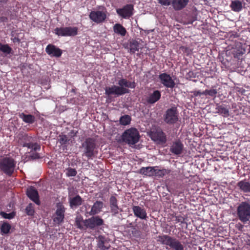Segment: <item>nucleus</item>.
<instances>
[{"mask_svg":"<svg viewBox=\"0 0 250 250\" xmlns=\"http://www.w3.org/2000/svg\"><path fill=\"white\" fill-rule=\"evenodd\" d=\"M117 84L118 85H113L105 88V94L108 99H110L113 95L118 97L128 93L129 92L128 88L133 89L136 87V83L134 81L130 82L125 78L120 79Z\"/></svg>","mask_w":250,"mask_h":250,"instance_id":"nucleus-1","label":"nucleus"},{"mask_svg":"<svg viewBox=\"0 0 250 250\" xmlns=\"http://www.w3.org/2000/svg\"><path fill=\"white\" fill-rule=\"evenodd\" d=\"M92 216L85 220L83 219L81 215L77 216L75 218V225L77 228L82 230H86L88 228L94 229L104 224V220L99 216Z\"/></svg>","mask_w":250,"mask_h":250,"instance_id":"nucleus-2","label":"nucleus"},{"mask_svg":"<svg viewBox=\"0 0 250 250\" xmlns=\"http://www.w3.org/2000/svg\"><path fill=\"white\" fill-rule=\"evenodd\" d=\"M157 241L160 244L166 246L173 250H184V246L182 242L176 238L166 234L159 235Z\"/></svg>","mask_w":250,"mask_h":250,"instance_id":"nucleus-3","label":"nucleus"},{"mask_svg":"<svg viewBox=\"0 0 250 250\" xmlns=\"http://www.w3.org/2000/svg\"><path fill=\"white\" fill-rule=\"evenodd\" d=\"M237 217L244 225L250 226V201H243L236 208Z\"/></svg>","mask_w":250,"mask_h":250,"instance_id":"nucleus-4","label":"nucleus"},{"mask_svg":"<svg viewBox=\"0 0 250 250\" xmlns=\"http://www.w3.org/2000/svg\"><path fill=\"white\" fill-rule=\"evenodd\" d=\"M122 141L129 145H133L138 142L140 134L138 130L133 127L125 130L121 136Z\"/></svg>","mask_w":250,"mask_h":250,"instance_id":"nucleus-5","label":"nucleus"},{"mask_svg":"<svg viewBox=\"0 0 250 250\" xmlns=\"http://www.w3.org/2000/svg\"><path fill=\"white\" fill-rule=\"evenodd\" d=\"M95 140L92 138H87L82 144L83 154L88 159H92L95 154Z\"/></svg>","mask_w":250,"mask_h":250,"instance_id":"nucleus-6","label":"nucleus"},{"mask_svg":"<svg viewBox=\"0 0 250 250\" xmlns=\"http://www.w3.org/2000/svg\"><path fill=\"white\" fill-rule=\"evenodd\" d=\"M15 167L16 162L11 158L5 157L0 161V169L7 175L13 174Z\"/></svg>","mask_w":250,"mask_h":250,"instance_id":"nucleus-7","label":"nucleus"},{"mask_svg":"<svg viewBox=\"0 0 250 250\" xmlns=\"http://www.w3.org/2000/svg\"><path fill=\"white\" fill-rule=\"evenodd\" d=\"M164 120L168 125H173L178 121V111L175 106L168 108L164 115Z\"/></svg>","mask_w":250,"mask_h":250,"instance_id":"nucleus-8","label":"nucleus"},{"mask_svg":"<svg viewBox=\"0 0 250 250\" xmlns=\"http://www.w3.org/2000/svg\"><path fill=\"white\" fill-rule=\"evenodd\" d=\"M55 33L59 36H75L78 34V28L74 26L57 27L54 30Z\"/></svg>","mask_w":250,"mask_h":250,"instance_id":"nucleus-9","label":"nucleus"},{"mask_svg":"<svg viewBox=\"0 0 250 250\" xmlns=\"http://www.w3.org/2000/svg\"><path fill=\"white\" fill-rule=\"evenodd\" d=\"M107 12L105 8L101 11H92L89 15V19L96 23L103 22L107 18Z\"/></svg>","mask_w":250,"mask_h":250,"instance_id":"nucleus-10","label":"nucleus"},{"mask_svg":"<svg viewBox=\"0 0 250 250\" xmlns=\"http://www.w3.org/2000/svg\"><path fill=\"white\" fill-rule=\"evenodd\" d=\"M57 209L53 219L55 224L60 225L64 221L65 208L61 203H58L56 205Z\"/></svg>","mask_w":250,"mask_h":250,"instance_id":"nucleus-11","label":"nucleus"},{"mask_svg":"<svg viewBox=\"0 0 250 250\" xmlns=\"http://www.w3.org/2000/svg\"><path fill=\"white\" fill-rule=\"evenodd\" d=\"M134 6L131 4H127L122 8L116 9L119 16L124 19H129L133 15Z\"/></svg>","mask_w":250,"mask_h":250,"instance_id":"nucleus-12","label":"nucleus"},{"mask_svg":"<svg viewBox=\"0 0 250 250\" xmlns=\"http://www.w3.org/2000/svg\"><path fill=\"white\" fill-rule=\"evenodd\" d=\"M150 137L152 140L158 144H164L167 141L166 135L161 128L151 131Z\"/></svg>","mask_w":250,"mask_h":250,"instance_id":"nucleus-13","label":"nucleus"},{"mask_svg":"<svg viewBox=\"0 0 250 250\" xmlns=\"http://www.w3.org/2000/svg\"><path fill=\"white\" fill-rule=\"evenodd\" d=\"M159 79L161 83L167 88H173L175 87V83L169 74L162 73L159 75Z\"/></svg>","mask_w":250,"mask_h":250,"instance_id":"nucleus-14","label":"nucleus"},{"mask_svg":"<svg viewBox=\"0 0 250 250\" xmlns=\"http://www.w3.org/2000/svg\"><path fill=\"white\" fill-rule=\"evenodd\" d=\"M21 140H23L24 141L21 142V145H22L24 147H27L28 148H31L34 151L39 150L41 149V146L38 144V143H28L27 142H29L31 137L28 136L27 134H25L22 135L21 136Z\"/></svg>","mask_w":250,"mask_h":250,"instance_id":"nucleus-15","label":"nucleus"},{"mask_svg":"<svg viewBox=\"0 0 250 250\" xmlns=\"http://www.w3.org/2000/svg\"><path fill=\"white\" fill-rule=\"evenodd\" d=\"M46 53L51 57L59 58L62 53V51L54 44H49L45 48Z\"/></svg>","mask_w":250,"mask_h":250,"instance_id":"nucleus-16","label":"nucleus"},{"mask_svg":"<svg viewBox=\"0 0 250 250\" xmlns=\"http://www.w3.org/2000/svg\"><path fill=\"white\" fill-rule=\"evenodd\" d=\"M27 197L38 205H40L39 195L37 190L34 187L27 188L26 191Z\"/></svg>","mask_w":250,"mask_h":250,"instance_id":"nucleus-17","label":"nucleus"},{"mask_svg":"<svg viewBox=\"0 0 250 250\" xmlns=\"http://www.w3.org/2000/svg\"><path fill=\"white\" fill-rule=\"evenodd\" d=\"M184 145L179 140H176L173 142L170 148V151L175 155L181 154L183 150Z\"/></svg>","mask_w":250,"mask_h":250,"instance_id":"nucleus-18","label":"nucleus"},{"mask_svg":"<svg viewBox=\"0 0 250 250\" xmlns=\"http://www.w3.org/2000/svg\"><path fill=\"white\" fill-rule=\"evenodd\" d=\"M139 42L136 40L130 41L125 46V48L128 49V51L133 54L136 51L139 50Z\"/></svg>","mask_w":250,"mask_h":250,"instance_id":"nucleus-19","label":"nucleus"},{"mask_svg":"<svg viewBox=\"0 0 250 250\" xmlns=\"http://www.w3.org/2000/svg\"><path fill=\"white\" fill-rule=\"evenodd\" d=\"M161 97V93L158 90H154L146 98V102L148 104H153L158 101Z\"/></svg>","mask_w":250,"mask_h":250,"instance_id":"nucleus-20","label":"nucleus"},{"mask_svg":"<svg viewBox=\"0 0 250 250\" xmlns=\"http://www.w3.org/2000/svg\"><path fill=\"white\" fill-rule=\"evenodd\" d=\"M132 210L135 216L142 219H146L147 214L146 210L143 208L138 206H134L132 207Z\"/></svg>","mask_w":250,"mask_h":250,"instance_id":"nucleus-21","label":"nucleus"},{"mask_svg":"<svg viewBox=\"0 0 250 250\" xmlns=\"http://www.w3.org/2000/svg\"><path fill=\"white\" fill-rule=\"evenodd\" d=\"M109 204L111 212H112L114 215L118 214L119 208L118 206V200L115 196H111L109 199Z\"/></svg>","mask_w":250,"mask_h":250,"instance_id":"nucleus-22","label":"nucleus"},{"mask_svg":"<svg viewBox=\"0 0 250 250\" xmlns=\"http://www.w3.org/2000/svg\"><path fill=\"white\" fill-rule=\"evenodd\" d=\"M104 206V203L102 201H97L92 206L91 210L87 212L89 215H95L100 213Z\"/></svg>","mask_w":250,"mask_h":250,"instance_id":"nucleus-23","label":"nucleus"},{"mask_svg":"<svg viewBox=\"0 0 250 250\" xmlns=\"http://www.w3.org/2000/svg\"><path fill=\"white\" fill-rule=\"evenodd\" d=\"M237 186L241 192L250 193V182L246 179L238 182Z\"/></svg>","mask_w":250,"mask_h":250,"instance_id":"nucleus-24","label":"nucleus"},{"mask_svg":"<svg viewBox=\"0 0 250 250\" xmlns=\"http://www.w3.org/2000/svg\"><path fill=\"white\" fill-rule=\"evenodd\" d=\"M189 0H173L172 7L176 11L181 10L186 7Z\"/></svg>","mask_w":250,"mask_h":250,"instance_id":"nucleus-25","label":"nucleus"},{"mask_svg":"<svg viewBox=\"0 0 250 250\" xmlns=\"http://www.w3.org/2000/svg\"><path fill=\"white\" fill-rule=\"evenodd\" d=\"M83 202V199L79 195L74 197L70 198L69 200V206L71 208H76L81 206Z\"/></svg>","mask_w":250,"mask_h":250,"instance_id":"nucleus-26","label":"nucleus"},{"mask_svg":"<svg viewBox=\"0 0 250 250\" xmlns=\"http://www.w3.org/2000/svg\"><path fill=\"white\" fill-rule=\"evenodd\" d=\"M155 167H142L139 170V173L148 177L154 176Z\"/></svg>","mask_w":250,"mask_h":250,"instance_id":"nucleus-27","label":"nucleus"},{"mask_svg":"<svg viewBox=\"0 0 250 250\" xmlns=\"http://www.w3.org/2000/svg\"><path fill=\"white\" fill-rule=\"evenodd\" d=\"M230 7L233 11L239 12L243 9V2L239 0H232L230 4Z\"/></svg>","mask_w":250,"mask_h":250,"instance_id":"nucleus-28","label":"nucleus"},{"mask_svg":"<svg viewBox=\"0 0 250 250\" xmlns=\"http://www.w3.org/2000/svg\"><path fill=\"white\" fill-rule=\"evenodd\" d=\"M19 117L25 123L32 124L35 121V117L31 114H25L24 113H19Z\"/></svg>","mask_w":250,"mask_h":250,"instance_id":"nucleus-29","label":"nucleus"},{"mask_svg":"<svg viewBox=\"0 0 250 250\" xmlns=\"http://www.w3.org/2000/svg\"><path fill=\"white\" fill-rule=\"evenodd\" d=\"M98 240L97 246L102 250H107L109 249L110 246H107L105 245L106 242L105 237L103 235H99L97 238Z\"/></svg>","mask_w":250,"mask_h":250,"instance_id":"nucleus-30","label":"nucleus"},{"mask_svg":"<svg viewBox=\"0 0 250 250\" xmlns=\"http://www.w3.org/2000/svg\"><path fill=\"white\" fill-rule=\"evenodd\" d=\"M216 109L218 114L222 115L224 117L229 116V108L224 104L217 105Z\"/></svg>","mask_w":250,"mask_h":250,"instance_id":"nucleus-31","label":"nucleus"},{"mask_svg":"<svg viewBox=\"0 0 250 250\" xmlns=\"http://www.w3.org/2000/svg\"><path fill=\"white\" fill-rule=\"evenodd\" d=\"M113 31L115 33L122 37L125 36L126 34V29L120 23H116L114 25Z\"/></svg>","mask_w":250,"mask_h":250,"instance_id":"nucleus-32","label":"nucleus"},{"mask_svg":"<svg viewBox=\"0 0 250 250\" xmlns=\"http://www.w3.org/2000/svg\"><path fill=\"white\" fill-rule=\"evenodd\" d=\"M171 172L170 170L163 168L160 169L157 167H155V171L154 176L157 178H162L164 176L169 174Z\"/></svg>","mask_w":250,"mask_h":250,"instance_id":"nucleus-33","label":"nucleus"},{"mask_svg":"<svg viewBox=\"0 0 250 250\" xmlns=\"http://www.w3.org/2000/svg\"><path fill=\"white\" fill-rule=\"evenodd\" d=\"M11 229V225L7 222H4L0 227V232L2 234H6L9 233Z\"/></svg>","mask_w":250,"mask_h":250,"instance_id":"nucleus-34","label":"nucleus"},{"mask_svg":"<svg viewBox=\"0 0 250 250\" xmlns=\"http://www.w3.org/2000/svg\"><path fill=\"white\" fill-rule=\"evenodd\" d=\"M131 117L128 115L122 116L119 120L120 124L123 125H126L130 124Z\"/></svg>","mask_w":250,"mask_h":250,"instance_id":"nucleus-35","label":"nucleus"},{"mask_svg":"<svg viewBox=\"0 0 250 250\" xmlns=\"http://www.w3.org/2000/svg\"><path fill=\"white\" fill-rule=\"evenodd\" d=\"M0 51L6 54H9L11 53L12 49L8 44H3L0 43Z\"/></svg>","mask_w":250,"mask_h":250,"instance_id":"nucleus-36","label":"nucleus"},{"mask_svg":"<svg viewBox=\"0 0 250 250\" xmlns=\"http://www.w3.org/2000/svg\"><path fill=\"white\" fill-rule=\"evenodd\" d=\"M217 93V90L215 89H206L204 91L202 94L204 95H209L212 97H215Z\"/></svg>","mask_w":250,"mask_h":250,"instance_id":"nucleus-37","label":"nucleus"},{"mask_svg":"<svg viewBox=\"0 0 250 250\" xmlns=\"http://www.w3.org/2000/svg\"><path fill=\"white\" fill-rule=\"evenodd\" d=\"M26 213L29 216H33L34 214L35 210L32 204L30 203L25 208Z\"/></svg>","mask_w":250,"mask_h":250,"instance_id":"nucleus-38","label":"nucleus"},{"mask_svg":"<svg viewBox=\"0 0 250 250\" xmlns=\"http://www.w3.org/2000/svg\"><path fill=\"white\" fill-rule=\"evenodd\" d=\"M0 215L5 219H11L15 217L16 213L13 211L10 213H7L3 211H0Z\"/></svg>","mask_w":250,"mask_h":250,"instance_id":"nucleus-39","label":"nucleus"},{"mask_svg":"<svg viewBox=\"0 0 250 250\" xmlns=\"http://www.w3.org/2000/svg\"><path fill=\"white\" fill-rule=\"evenodd\" d=\"M66 175L67 177L75 176L77 174V171L75 168L68 167L66 169Z\"/></svg>","mask_w":250,"mask_h":250,"instance_id":"nucleus-40","label":"nucleus"},{"mask_svg":"<svg viewBox=\"0 0 250 250\" xmlns=\"http://www.w3.org/2000/svg\"><path fill=\"white\" fill-rule=\"evenodd\" d=\"M173 217L175 218V223H181V224H186L187 225L185 221V217L181 215H175Z\"/></svg>","mask_w":250,"mask_h":250,"instance_id":"nucleus-41","label":"nucleus"},{"mask_svg":"<svg viewBox=\"0 0 250 250\" xmlns=\"http://www.w3.org/2000/svg\"><path fill=\"white\" fill-rule=\"evenodd\" d=\"M59 142L61 145H64L66 144L68 141V138L65 135H60Z\"/></svg>","mask_w":250,"mask_h":250,"instance_id":"nucleus-42","label":"nucleus"},{"mask_svg":"<svg viewBox=\"0 0 250 250\" xmlns=\"http://www.w3.org/2000/svg\"><path fill=\"white\" fill-rule=\"evenodd\" d=\"M172 1L173 0H158V2L162 5L163 6H169L171 5L172 6Z\"/></svg>","mask_w":250,"mask_h":250,"instance_id":"nucleus-43","label":"nucleus"},{"mask_svg":"<svg viewBox=\"0 0 250 250\" xmlns=\"http://www.w3.org/2000/svg\"><path fill=\"white\" fill-rule=\"evenodd\" d=\"M132 234L135 236H139L140 235V231L136 229L134 227H133V230L132 231Z\"/></svg>","mask_w":250,"mask_h":250,"instance_id":"nucleus-44","label":"nucleus"},{"mask_svg":"<svg viewBox=\"0 0 250 250\" xmlns=\"http://www.w3.org/2000/svg\"><path fill=\"white\" fill-rule=\"evenodd\" d=\"M11 40L14 43H16V42L19 43L21 42L20 39L18 37H16V36L15 37H13V36L11 38Z\"/></svg>","mask_w":250,"mask_h":250,"instance_id":"nucleus-45","label":"nucleus"},{"mask_svg":"<svg viewBox=\"0 0 250 250\" xmlns=\"http://www.w3.org/2000/svg\"><path fill=\"white\" fill-rule=\"evenodd\" d=\"M8 18L6 17L2 16L0 17V21L2 22H6L8 21Z\"/></svg>","mask_w":250,"mask_h":250,"instance_id":"nucleus-46","label":"nucleus"},{"mask_svg":"<svg viewBox=\"0 0 250 250\" xmlns=\"http://www.w3.org/2000/svg\"><path fill=\"white\" fill-rule=\"evenodd\" d=\"M31 157L32 159H39L40 158V155L38 153H35L34 154H33Z\"/></svg>","mask_w":250,"mask_h":250,"instance_id":"nucleus-47","label":"nucleus"},{"mask_svg":"<svg viewBox=\"0 0 250 250\" xmlns=\"http://www.w3.org/2000/svg\"><path fill=\"white\" fill-rule=\"evenodd\" d=\"M187 77L188 78H194V74L193 71H190L188 74H187Z\"/></svg>","mask_w":250,"mask_h":250,"instance_id":"nucleus-48","label":"nucleus"},{"mask_svg":"<svg viewBox=\"0 0 250 250\" xmlns=\"http://www.w3.org/2000/svg\"><path fill=\"white\" fill-rule=\"evenodd\" d=\"M192 93L194 96H198L199 95H202V92H201L200 91H194L192 92Z\"/></svg>","mask_w":250,"mask_h":250,"instance_id":"nucleus-49","label":"nucleus"},{"mask_svg":"<svg viewBox=\"0 0 250 250\" xmlns=\"http://www.w3.org/2000/svg\"><path fill=\"white\" fill-rule=\"evenodd\" d=\"M247 244L250 246V236L249 237V238L248 239L247 241Z\"/></svg>","mask_w":250,"mask_h":250,"instance_id":"nucleus-50","label":"nucleus"},{"mask_svg":"<svg viewBox=\"0 0 250 250\" xmlns=\"http://www.w3.org/2000/svg\"><path fill=\"white\" fill-rule=\"evenodd\" d=\"M244 225L240 224L239 227H238V229L239 230H242V229L243 228Z\"/></svg>","mask_w":250,"mask_h":250,"instance_id":"nucleus-51","label":"nucleus"},{"mask_svg":"<svg viewBox=\"0 0 250 250\" xmlns=\"http://www.w3.org/2000/svg\"><path fill=\"white\" fill-rule=\"evenodd\" d=\"M129 227H133V228L134 227L132 226V223H130L129 224Z\"/></svg>","mask_w":250,"mask_h":250,"instance_id":"nucleus-52","label":"nucleus"}]
</instances>
